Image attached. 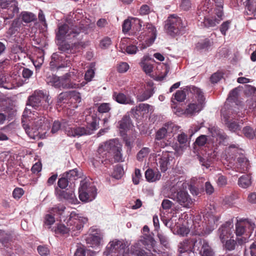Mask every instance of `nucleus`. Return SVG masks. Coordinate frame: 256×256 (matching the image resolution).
Here are the masks:
<instances>
[{
  "instance_id": "nucleus-27",
  "label": "nucleus",
  "mask_w": 256,
  "mask_h": 256,
  "mask_svg": "<svg viewBox=\"0 0 256 256\" xmlns=\"http://www.w3.org/2000/svg\"><path fill=\"white\" fill-rule=\"evenodd\" d=\"M193 222L194 228L192 232V234L203 236L209 234L212 232V230L207 232L204 231L206 223H204V222H202L201 220H200V222H197L196 219Z\"/></svg>"
},
{
  "instance_id": "nucleus-63",
  "label": "nucleus",
  "mask_w": 256,
  "mask_h": 256,
  "mask_svg": "<svg viewBox=\"0 0 256 256\" xmlns=\"http://www.w3.org/2000/svg\"><path fill=\"white\" fill-rule=\"evenodd\" d=\"M6 78L3 76L0 75V87L4 88L7 90H12L15 88V86L5 82Z\"/></svg>"
},
{
  "instance_id": "nucleus-46",
  "label": "nucleus",
  "mask_w": 256,
  "mask_h": 256,
  "mask_svg": "<svg viewBox=\"0 0 256 256\" xmlns=\"http://www.w3.org/2000/svg\"><path fill=\"white\" fill-rule=\"evenodd\" d=\"M11 234L9 232L0 230V242L4 245L10 240Z\"/></svg>"
},
{
  "instance_id": "nucleus-11",
  "label": "nucleus",
  "mask_w": 256,
  "mask_h": 256,
  "mask_svg": "<svg viewBox=\"0 0 256 256\" xmlns=\"http://www.w3.org/2000/svg\"><path fill=\"white\" fill-rule=\"evenodd\" d=\"M186 24L180 18L175 14H172L168 18L165 28L169 35L174 37L177 34H182V29L185 27Z\"/></svg>"
},
{
  "instance_id": "nucleus-2",
  "label": "nucleus",
  "mask_w": 256,
  "mask_h": 256,
  "mask_svg": "<svg viewBox=\"0 0 256 256\" xmlns=\"http://www.w3.org/2000/svg\"><path fill=\"white\" fill-rule=\"evenodd\" d=\"M82 26L67 24L58 26V30L56 34L58 40V49L60 54H74L80 50L82 42L79 41L82 38Z\"/></svg>"
},
{
  "instance_id": "nucleus-29",
  "label": "nucleus",
  "mask_w": 256,
  "mask_h": 256,
  "mask_svg": "<svg viewBox=\"0 0 256 256\" xmlns=\"http://www.w3.org/2000/svg\"><path fill=\"white\" fill-rule=\"evenodd\" d=\"M210 0H206L202 2L198 8L197 14L198 17L200 16H206L209 12L211 11L212 8L210 4H208V2Z\"/></svg>"
},
{
  "instance_id": "nucleus-52",
  "label": "nucleus",
  "mask_w": 256,
  "mask_h": 256,
  "mask_svg": "<svg viewBox=\"0 0 256 256\" xmlns=\"http://www.w3.org/2000/svg\"><path fill=\"white\" fill-rule=\"evenodd\" d=\"M231 20H228L223 22L220 26V30L221 34L225 36L227 31L229 30L231 24Z\"/></svg>"
},
{
  "instance_id": "nucleus-59",
  "label": "nucleus",
  "mask_w": 256,
  "mask_h": 256,
  "mask_svg": "<svg viewBox=\"0 0 256 256\" xmlns=\"http://www.w3.org/2000/svg\"><path fill=\"white\" fill-rule=\"evenodd\" d=\"M68 184H70V180L64 175L58 180V186L62 189L66 188Z\"/></svg>"
},
{
  "instance_id": "nucleus-36",
  "label": "nucleus",
  "mask_w": 256,
  "mask_h": 256,
  "mask_svg": "<svg viewBox=\"0 0 256 256\" xmlns=\"http://www.w3.org/2000/svg\"><path fill=\"white\" fill-rule=\"evenodd\" d=\"M252 184L251 176L248 174H244L240 176L238 180V186L244 188H246Z\"/></svg>"
},
{
  "instance_id": "nucleus-58",
  "label": "nucleus",
  "mask_w": 256,
  "mask_h": 256,
  "mask_svg": "<svg viewBox=\"0 0 256 256\" xmlns=\"http://www.w3.org/2000/svg\"><path fill=\"white\" fill-rule=\"evenodd\" d=\"M238 90L237 88H234L230 92L227 100L230 102H235L238 98Z\"/></svg>"
},
{
  "instance_id": "nucleus-30",
  "label": "nucleus",
  "mask_w": 256,
  "mask_h": 256,
  "mask_svg": "<svg viewBox=\"0 0 256 256\" xmlns=\"http://www.w3.org/2000/svg\"><path fill=\"white\" fill-rule=\"evenodd\" d=\"M250 91L254 97L246 100V108L248 110L256 113V88L251 86Z\"/></svg>"
},
{
  "instance_id": "nucleus-35",
  "label": "nucleus",
  "mask_w": 256,
  "mask_h": 256,
  "mask_svg": "<svg viewBox=\"0 0 256 256\" xmlns=\"http://www.w3.org/2000/svg\"><path fill=\"white\" fill-rule=\"evenodd\" d=\"M10 52L12 54H17L18 60H20V58H25L26 56L24 48H23L18 44H14L11 47Z\"/></svg>"
},
{
  "instance_id": "nucleus-15",
  "label": "nucleus",
  "mask_w": 256,
  "mask_h": 256,
  "mask_svg": "<svg viewBox=\"0 0 256 256\" xmlns=\"http://www.w3.org/2000/svg\"><path fill=\"white\" fill-rule=\"evenodd\" d=\"M90 233L84 237L86 244L88 247L92 248L99 247L103 239V232L100 229L93 227L90 228Z\"/></svg>"
},
{
  "instance_id": "nucleus-34",
  "label": "nucleus",
  "mask_w": 256,
  "mask_h": 256,
  "mask_svg": "<svg viewBox=\"0 0 256 256\" xmlns=\"http://www.w3.org/2000/svg\"><path fill=\"white\" fill-rule=\"evenodd\" d=\"M160 176L161 175L158 172H154L151 168H148L145 172L146 178L150 182H153L158 180Z\"/></svg>"
},
{
  "instance_id": "nucleus-53",
  "label": "nucleus",
  "mask_w": 256,
  "mask_h": 256,
  "mask_svg": "<svg viewBox=\"0 0 256 256\" xmlns=\"http://www.w3.org/2000/svg\"><path fill=\"white\" fill-rule=\"evenodd\" d=\"M132 28L138 32L142 30V22L138 18H132Z\"/></svg>"
},
{
  "instance_id": "nucleus-14",
  "label": "nucleus",
  "mask_w": 256,
  "mask_h": 256,
  "mask_svg": "<svg viewBox=\"0 0 256 256\" xmlns=\"http://www.w3.org/2000/svg\"><path fill=\"white\" fill-rule=\"evenodd\" d=\"M255 227L256 224L252 220L240 218L237 220L236 224V234L238 236L244 235L246 238H249Z\"/></svg>"
},
{
  "instance_id": "nucleus-50",
  "label": "nucleus",
  "mask_w": 256,
  "mask_h": 256,
  "mask_svg": "<svg viewBox=\"0 0 256 256\" xmlns=\"http://www.w3.org/2000/svg\"><path fill=\"white\" fill-rule=\"evenodd\" d=\"M150 152V148H142L137 154V160L140 161H142L144 158L146 157Z\"/></svg>"
},
{
  "instance_id": "nucleus-1",
  "label": "nucleus",
  "mask_w": 256,
  "mask_h": 256,
  "mask_svg": "<svg viewBox=\"0 0 256 256\" xmlns=\"http://www.w3.org/2000/svg\"><path fill=\"white\" fill-rule=\"evenodd\" d=\"M49 96L46 90H35L28 96L26 105L32 106L39 112L34 111L33 116L31 110L26 108L22 114V124L26 133L31 138H44L50 128V122L46 117V114L42 110H48L50 104Z\"/></svg>"
},
{
  "instance_id": "nucleus-12",
  "label": "nucleus",
  "mask_w": 256,
  "mask_h": 256,
  "mask_svg": "<svg viewBox=\"0 0 256 256\" xmlns=\"http://www.w3.org/2000/svg\"><path fill=\"white\" fill-rule=\"evenodd\" d=\"M222 120L230 131L236 133L238 136H241V124L244 123L242 120H240L235 116L230 115L226 112H222Z\"/></svg>"
},
{
  "instance_id": "nucleus-32",
  "label": "nucleus",
  "mask_w": 256,
  "mask_h": 256,
  "mask_svg": "<svg viewBox=\"0 0 256 256\" xmlns=\"http://www.w3.org/2000/svg\"><path fill=\"white\" fill-rule=\"evenodd\" d=\"M190 86H186V88L184 90H178L173 95L174 98L172 97L174 101L176 100L178 102H182L186 99V94L188 96L189 94L192 95V94L190 93L189 91L188 90V88Z\"/></svg>"
},
{
  "instance_id": "nucleus-19",
  "label": "nucleus",
  "mask_w": 256,
  "mask_h": 256,
  "mask_svg": "<svg viewBox=\"0 0 256 256\" xmlns=\"http://www.w3.org/2000/svg\"><path fill=\"white\" fill-rule=\"evenodd\" d=\"M178 128H179L174 123L168 122L163 127L156 132L155 139L157 140H160L168 136L169 137L168 138H170Z\"/></svg>"
},
{
  "instance_id": "nucleus-8",
  "label": "nucleus",
  "mask_w": 256,
  "mask_h": 256,
  "mask_svg": "<svg viewBox=\"0 0 256 256\" xmlns=\"http://www.w3.org/2000/svg\"><path fill=\"white\" fill-rule=\"evenodd\" d=\"M78 194L80 200L82 202H91L97 196V189L94 183L84 179L80 182Z\"/></svg>"
},
{
  "instance_id": "nucleus-60",
  "label": "nucleus",
  "mask_w": 256,
  "mask_h": 256,
  "mask_svg": "<svg viewBox=\"0 0 256 256\" xmlns=\"http://www.w3.org/2000/svg\"><path fill=\"white\" fill-rule=\"evenodd\" d=\"M223 77V73L217 72L212 75L210 80L212 84H216L219 82Z\"/></svg>"
},
{
  "instance_id": "nucleus-28",
  "label": "nucleus",
  "mask_w": 256,
  "mask_h": 256,
  "mask_svg": "<svg viewBox=\"0 0 256 256\" xmlns=\"http://www.w3.org/2000/svg\"><path fill=\"white\" fill-rule=\"evenodd\" d=\"M154 93L153 88H146L144 90H141L136 94V100L138 102H144L151 98Z\"/></svg>"
},
{
  "instance_id": "nucleus-55",
  "label": "nucleus",
  "mask_w": 256,
  "mask_h": 256,
  "mask_svg": "<svg viewBox=\"0 0 256 256\" xmlns=\"http://www.w3.org/2000/svg\"><path fill=\"white\" fill-rule=\"evenodd\" d=\"M171 102V108L172 109V111L174 114L178 116L182 114H184V110H182L181 108L178 107L176 104L175 102L174 101L172 98Z\"/></svg>"
},
{
  "instance_id": "nucleus-64",
  "label": "nucleus",
  "mask_w": 256,
  "mask_h": 256,
  "mask_svg": "<svg viewBox=\"0 0 256 256\" xmlns=\"http://www.w3.org/2000/svg\"><path fill=\"white\" fill-rule=\"evenodd\" d=\"M192 6L190 0H182L180 5V8L185 11L188 10Z\"/></svg>"
},
{
  "instance_id": "nucleus-61",
  "label": "nucleus",
  "mask_w": 256,
  "mask_h": 256,
  "mask_svg": "<svg viewBox=\"0 0 256 256\" xmlns=\"http://www.w3.org/2000/svg\"><path fill=\"white\" fill-rule=\"evenodd\" d=\"M225 242L226 243L224 246L226 250L231 251L234 250L236 245V242L234 240L232 239L226 240Z\"/></svg>"
},
{
  "instance_id": "nucleus-49",
  "label": "nucleus",
  "mask_w": 256,
  "mask_h": 256,
  "mask_svg": "<svg viewBox=\"0 0 256 256\" xmlns=\"http://www.w3.org/2000/svg\"><path fill=\"white\" fill-rule=\"evenodd\" d=\"M54 222L55 218L54 216L50 214H46L44 218V226H47L48 228H50Z\"/></svg>"
},
{
  "instance_id": "nucleus-17",
  "label": "nucleus",
  "mask_w": 256,
  "mask_h": 256,
  "mask_svg": "<svg viewBox=\"0 0 256 256\" xmlns=\"http://www.w3.org/2000/svg\"><path fill=\"white\" fill-rule=\"evenodd\" d=\"M0 7L2 8V14L7 16V18H12L18 14L19 8L16 0H0Z\"/></svg>"
},
{
  "instance_id": "nucleus-23",
  "label": "nucleus",
  "mask_w": 256,
  "mask_h": 256,
  "mask_svg": "<svg viewBox=\"0 0 256 256\" xmlns=\"http://www.w3.org/2000/svg\"><path fill=\"white\" fill-rule=\"evenodd\" d=\"M232 224L230 222H226V224L221 226L218 230V234L222 243L228 238L233 236Z\"/></svg>"
},
{
  "instance_id": "nucleus-44",
  "label": "nucleus",
  "mask_w": 256,
  "mask_h": 256,
  "mask_svg": "<svg viewBox=\"0 0 256 256\" xmlns=\"http://www.w3.org/2000/svg\"><path fill=\"white\" fill-rule=\"evenodd\" d=\"M124 174L123 167L120 164H117L114 167V172L112 174V177L116 180H120L122 178Z\"/></svg>"
},
{
  "instance_id": "nucleus-40",
  "label": "nucleus",
  "mask_w": 256,
  "mask_h": 256,
  "mask_svg": "<svg viewBox=\"0 0 256 256\" xmlns=\"http://www.w3.org/2000/svg\"><path fill=\"white\" fill-rule=\"evenodd\" d=\"M248 14H253L256 10V0H246L244 2Z\"/></svg>"
},
{
  "instance_id": "nucleus-26",
  "label": "nucleus",
  "mask_w": 256,
  "mask_h": 256,
  "mask_svg": "<svg viewBox=\"0 0 256 256\" xmlns=\"http://www.w3.org/2000/svg\"><path fill=\"white\" fill-rule=\"evenodd\" d=\"M58 198L62 200H65L68 203L72 204H76L77 203L78 199L74 193V192L72 190H60L58 192Z\"/></svg>"
},
{
  "instance_id": "nucleus-57",
  "label": "nucleus",
  "mask_w": 256,
  "mask_h": 256,
  "mask_svg": "<svg viewBox=\"0 0 256 256\" xmlns=\"http://www.w3.org/2000/svg\"><path fill=\"white\" fill-rule=\"evenodd\" d=\"M111 44V38L108 36H105L100 40V46L102 49H106L108 48Z\"/></svg>"
},
{
  "instance_id": "nucleus-42",
  "label": "nucleus",
  "mask_w": 256,
  "mask_h": 256,
  "mask_svg": "<svg viewBox=\"0 0 256 256\" xmlns=\"http://www.w3.org/2000/svg\"><path fill=\"white\" fill-rule=\"evenodd\" d=\"M211 44L210 40L208 38H204L200 40L196 45V48L198 50H206Z\"/></svg>"
},
{
  "instance_id": "nucleus-9",
  "label": "nucleus",
  "mask_w": 256,
  "mask_h": 256,
  "mask_svg": "<svg viewBox=\"0 0 256 256\" xmlns=\"http://www.w3.org/2000/svg\"><path fill=\"white\" fill-rule=\"evenodd\" d=\"M126 247L124 240H114L107 244L103 256H128Z\"/></svg>"
},
{
  "instance_id": "nucleus-25",
  "label": "nucleus",
  "mask_w": 256,
  "mask_h": 256,
  "mask_svg": "<svg viewBox=\"0 0 256 256\" xmlns=\"http://www.w3.org/2000/svg\"><path fill=\"white\" fill-rule=\"evenodd\" d=\"M112 98L118 103L122 104L134 105V101L131 96L126 95L122 92H114Z\"/></svg>"
},
{
  "instance_id": "nucleus-62",
  "label": "nucleus",
  "mask_w": 256,
  "mask_h": 256,
  "mask_svg": "<svg viewBox=\"0 0 256 256\" xmlns=\"http://www.w3.org/2000/svg\"><path fill=\"white\" fill-rule=\"evenodd\" d=\"M110 106L109 103H102L100 104L98 108V111L100 113H108L110 110Z\"/></svg>"
},
{
  "instance_id": "nucleus-54",
  "label": "nucleus",
  "mask_w": 256,
  "mask_h": 256,
  "mask_svg": "<svg viewBox=\"0 0 256 256\" xmlns=\"http://www.w3.org/2000/svg\"><path fill=\"white\" fill-rule=\"evenodd\" d=\"M158 236L159 238L160 242L163 246L166 248L169 247V239L168 238L162 233H158Z\"/></svg>"
},
{
  "instance_id": "nucleus-22",
  "label": "nucleus",
  "mask_w": 256,
  "mask_h": 256,
  "mask_svg": "<svg viewBox=\"0 0 256 256\" xmlns=\"http://www.w3.org/2000/svg\"><path fill=\"white\" fill-rule=\"evenodd\" d=\"M22 26V24L19 20H13L6 35L10 42L14 41L17 44L19 43L18 37Z\"/></svg>"
},
{
  "instance_id": "nucleus-6",
  "label": "nucleus",
  "mask_w": 256,
  "mask_h": 256,
  "mask_svg": "<svg viewBox=\"0 0 256 256\" xmlns=\"http://www.w3.org/2000/svg\"><path fill=\"white\" fill-rule=\"evenodd\" d=\"M226 159L233 162L236 167L242 171H246L249 168V161L246 157L244 150L240 147L238 144H231L226 148Z\"/></svg>"
},
{
  "instance_id": "nucleus-43",
  "label": "nucleus",
  "mask_w": 256,
  "mask_h": 256,
  "mask_svg": "<svg viewBox=\"0 0 256 256\" xmlns=\"http://www.w3.org/2000/svg\"><path fill=\"white\" fill-rule=\"evenodd\" d=\"M241 131L240 136L243 134L246 138L250 140H252L254 138V130L250 126H244Z\"/></svg>"
},
{
  "instance_id": "nucleus-10",
  "label": "nucleus",
  "mask_w": 256,
  "mask_h": 256,
  "mask_svg": "<svg viewBox=\"0 0 256 256\" xmlns=\"http://www.w3.org/2000/svg\"><path fill=\"white\" fill-rule=\"evenodd\" d=\"M162 148H168V150L166 151L158 152L155 155V161L156 165L160 167L162 172H164L168 170V165L169 163L170 154L172 153L169 148L170 142L168 140L160 141V142H156Z\"/></svg>"
},
{
  "instance_id": "nucleus-24",
  "label": "nucleus",
  "mask_w": 256,
  "mask_h": 256,
  "mask_svg": "<svg viewBox=\"0 0 256 256\" xmlns=\"http://www.w3.org/2000/svg\"><path fill=\"white\" fill-rule=\"evenodd\" d=\"M224 16L215 14L214 16L208 18L204 16L203 21L201 22V26L206 28H212L216 26L224 18Z\"/></svg>"
},
{
  "instance_id": "nucleus-18",
  "label": "nucleus",
  "mask_w": 256,
  "mask_h": 256,
  "mask_svg": "<svg viewBox=\"0 0 256 256\" xmlns=\"http://www.w3.org/2000/svg\"><path fill=\"white\" fill-rule=\"evenodd\" d=\"M156 37V27L152 24L146 23L144 25L143 32H141L138 39L140 41L144 40L145 42L152 44Z\"/></svg>"
},
{
  "instance_id": "nucleus-4",
  "label": "nucleus",
  "mask_w": 256,
  "mask_h": 256,
  "mask_svg": "<svg viewBox=\"0 0 256 256\" xmlns=\"http://www.w3.org/2000/svg\"><path fill=\"white\" fill-rule=\"evenodd\" d=\"M156 242L150 234H144L130 246V254L132 256H153L162 252L156 246Z\"/></svg>"
},
{
  "instance_id": "nucleus-7",
  "label": "nucleus",
  "mask_w": 256,
  "mask_h": 256,
  "mask_svg": "<svg viewBox=\"0 0 256 256\" xmlns=\"http://www.w3.org/2000/svg\"><path fill=\"white\" fill-rule=\"evenodd\" d=\"M187 90L192 94V96L195 97L197 102L188 104L187 108L184 110L185 114L192 116L199 112L204 108L205 98L202 90L196 86H190Z\"/></svg>"
},
{
  "instance_id": "nucleus-21",
  "label": "nucleus",
  "mask_w": 256,
  "mask_h": 256,
  "mask_svg": "<svg viewBox=\"0 0 256 256\" xmlns=\"http://www.w3.org/2000/svg\"><path fill=\"white\" fill-rule=\"evenodd\" d=\"M174 196V200L182 206L190 208L195 201L194 199L191 198L188 192L185 190L178 191Z\"/></svg>"
},
{
  "instance_id": "nucleus-3",
  "label": "nucleus",
  "mask_w": 256,
  "mask_h": 256,
  "mask_svg": "<svg viewBox=\"0 0 256 256\" xmlns=\"http://www.w3.org/2000/svg\"><path fill=\"white\" fill-rule=\"evenodd\" d=\"M98 152L100 158L106 166L114 162L124 161L122 154V146L116 139H112L100 144L98 148Z\"/></svg>"
},
{
  "instance_id": "nucleus-16",
  "label": "nucleus",
  "mask_w": 256,
  "mask_h": 256,
  "mask_svg": "<svg viewBox=\"0 0 256 256\" xmlns=\"http://www.w3.org/2000/svg\"><path fill=\"white\" fill-rule=\"evenodd\" d=\"M70 56H64L58 52L54 53L51 56V60L50 62L51 70H55L61 68L70 66Z\"/></svg>"
},
{
  "instance_id": "nucleus-5",
  "label": "nucleus",
  "mask_w": 256,
  "mask_h": 256,
  "mask_svg": "<svg viewBox=\"0 0 256 256\" xmlns=\"http://www.w3.org/2000/svg\"><path fill=\"white\" fill-rule=\"evenodd\" d=\"M192 247L193 252L198 251L202 256H214V252L210 246L207 240L198 238V240L189 241L186 240L180 243L178 250L180 254L192 252Z\"/></svg>"
},
{
  "instance_id": "nucleus-37",
  "label": "nucleus",
  "mask_w": 256,
  "mask_h": 256,
  "mask_svg": "<svg viewBox=\"0 0 256 256\" xmlns=\"http://www.w3.org/2000/svg\"><path fill=\"white\" fill-rule=\"evenodd\" d=\"M22 21L26 23H29L36 20V16L31 12H22L20 15Z\"/></svg>"
},
{
  "instance_id": "nucleus-56",
  "label": "nucleus",
  "mask_w": 256,
  "mask_h": 256,
  "mask_svg": "<svg viewBox=\"0 0 256 256\" xmlns=\"http://www.w3.org/2000/svg\"><path fill=\"white\" fill-rule=\"evenodd\" d=\"M69 99L74 100L76 102H81V96L80 92L76 90H70Z\"/></svg>"
},
{
  "instance_id": "nucleus-39",
  "label": "nucleus",
  "mask_w": 256,
  "mask_h": 256,
  "mask_svg": "<svg viewBox=\"0 0 256 256\" xmlns=\"http://www.w3.org/2000/svg\"><path fill=\"white\" fill-rule=\"evenodd\" d=\"M46 82L52 86L56 88H59L61 86V82L60 80L59 77L56 75H50L46 78Z\"/></svg>"
},
{
  "instance_id": "nucleus-20",
  "label": "nucleus",
  "mask_w": 256,
  "mask_h": 256,
  "mask_svg": "<svg viewBox=\"0 0 256 256\" xmlns=\"http://www.w3.org/2000/svg\"><path fill=\"white\" fill-rule=\"evenodd\" d=\"M63 128L65 133L71 137H80L86 135H90V131L86 126L70 127L66 122H63Z\"/></svg>"
},
{
  "instance_id": "nucleus-13",
  "label": "nucleus",
  "mask_w": 256,
  "mask_h": 256,
  "mask_svg": "<svg viewBox=\"0 0 256 256\" xmlns=\"http://www.w3.org/2000/svg\"><path fill=\"white\" fill-rule=\"evenodd\" d=\"M87 222V218L81 216L72 212L70 214L66 224L72 230V236H76L80 232L84 224Z\"/></svg>"
},
{
  "instance_id": "nucleus-33",
  "label": "nucleus",
  "mask_w": 256,
  "mask_h": 256,
  "mask_svg": "<svg viewBox=\"0 0 256 256\" xmlns=\"http://www.w3.org/2000/svg\"><path fill=\"white\" fill-rule=\"evenodd\" d=\"M92 121L88 122L86 128L90 130V134H92L94 131L96 130L98 128L100 118H98L96 115L93 114L91 116Z\"/></svg>"
},
{
  "instance_id": "nucleus-48",
  "label": "nucleus",
  "mask_w": 256,
  "mask_h": 256,
  "mask_svg": "<svg viewBox=\"0 0 256 256\" xmlns=\"http://www.w3.org/2000/svg\"><path fill=\"white\" fill-rule=\"evenodd\" d=\"M66 210V207L62 204L56 205L50 209V212L54 214L62 216Z\"/></svg>"
},
{
  "instance_id": "nucleus-51",
  "label": "nucleus",
  "mask_w": 256,
  "mask_h": 256,
  "mask_svg": "<svg viewBox=\"0 0 256 256\" xmlns=\"http://www.w3.org/2000/svg\"><path fill=\"white\" fill-rule=\"evenodd\" d=\"M94 65L93 64H90V67L86 72L84 79L87 82H90L94 77L95 72L94 68Z\"/></svg>"
},
{
  "instance_id": "nucleus-38",
  "label": "nucleus",
  "mask_w": 256,
  "mask_h": 256,
  "mask_svg": "<svg viewBox=\"0 0 256 256\" xmlns=\"http://www.w3.org/2000/svg\"><path fill=\"white\" fill-rule=\"evenodd\" d=\"M119 128L124 130H128L131 125V120L129 116H124L122 119L118 122Z\"/></svg>"
},
{
  "instance_id": "nucleus-31",
  "label": "nucleus",
  "mask_w": 256,
  "mask_h": 256,
  "mask_svg": "<svg viewBox=\"0 0 256 256\" xmlns=\"http://www.w3.org/2000/svg\"><path fill=\"white\" fill-rule=\"evenodd\" d=\"M208 131L211 134L213 138H219L222 141H224L228 138V136L223 131L220 130L218 126H214L208 128Z\"/></svg>"
},
{
  "instance_id": "nucleus-45",
  "label": "nucleus",
  "mask_w": 256,
  "mask_h": 256,
  "mask_svg": "<svg viewBox=\"0 0 256 256\" xmlns=\"http://www.w3.org/2000/svg\"><path fill=\"white\" fill-rule=\"evenodd\" d=\"M54 232L56 234H68L70 232L72 234V230L69 228V226L63 224H58Z\"/></svg>"
},
{
  "instance_id": "nucleus-47",
  "label": "nucleus",
  "mask_w": 256,
  "mask_h": 256,
  "mask_svg": "<svg viewBox=\"0 0 256 256\" xmlns=\"http://www.w3.org/2000/svg\"><path fill=\"white\" fill-rule=\"evenodd\" d=\"M214 1L216 8L214 9V14H218L220 16H224L223 11L224 1L223 0H212Z\"/></svg>"
},
{
  "instance_id": "nucleus-41",
  "label": "nucleus",
  "mask_w": 256,
  "mask_h": 256,
  "mask_svg": "<svg viewBox=\"0 0 256 256\" xmlns=\"http://www.w3.org/2000/svg\"><path fill=\"white\" fill-rule=\"evenodd\" d=\"M64 176L70 180V184L73 183L78 177V170L76 168L71 170L64 174Z\"/></svg>"
}]
</instances>
